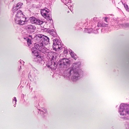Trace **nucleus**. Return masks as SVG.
I'll return each mask as SVG.
<instances>
[{"instance_id": "nucleus-24", "label": "nucleus", "mask_w": 129, "mask_h": 129, "mask_svg": "<svg viewBox=\"0 0 129 129\" xmlns=\"http://www.w3.org/2000/svg\"><path fill=\"white\" fill-rule=\"evenodd\" d=\"M101 24H102V27H105L107 26L108 25V24H106L104 23L103 22H101Z\"/></svg>"}, {"instance_id": "nucleus-1", "label": "nucleus", "mask_w": 129, "mask_h": 129, "mask_svg": "<svg viewBox=\"0 0 129 129\" xmlns=\"http://www.w3.org/2000/svg\"><path fill=\"white\" fill-rule=\"evenodd\" d=\"M49 42V39L48 37L43 35L41 43H39L38 44H35L34 46L32 48V52L34 54L35 56H36V58H35V59L36 61L40 62V61H39V60H41V57L38 54L37 50H39L43 53L45 52L47 49L46 48L44 47V44L47 45L48 44Z\"/></svg>"}, {"instance_id": "nucleus-16", "label": "nucleus", "mask_w": 129, "mask_h": 129, "mask_svg": "<svg viewBox=\"0 0 129 129\" xmlns=\"http://www.w3.org/2000/svg\"><path fill=\"white\" fill-rule=\"evenodd\" d=\"M29 20L31 23H32L35 24L36 20V18L33 17H30L29 18Z\"/></svg>"}, {"instance_id": "nucleus-26", "label": "nucleus", "mask_w": 129, "mask_h": 129, "mask_svg": "<svg viewBox=\"0 0 129 129\" xmlns=\"http://www.w3.org/2000/svg\"><path fill=\"white\" fill-rule=\"evenodd\" d=\"M97 26L98 27H102V24H101V22H98Z\"/></svg>"}, {"instance_id": "nucleus-38", "label": "nucleus", "mask_w": 129, "mask_h": 129, "mask_svg": "<svg viewBox=\"0 0 129 129\" xmlns=\"http://www.w3.org/2000/svg\"><path fill=\"white\" fill-rule=\"evenodd\" d=\"M21 66H20V69H21Z\"/></svg>"}, {"instance_id": "nucleus-2", "label": "nucleus", "mask_w": 129, "mask_h": 129, "mask_svg": "<svg viewBox=\"0 0 129 129\" xmlns=\"http://www.w3.org/2000/svg\"><path fill=\"white\" fill-rule=\"evenodd\" d=\"M53 58H54V56H53L51 59L50 67L52 69H55L58 65L61 67L66 68L67 66L69 65L70 63V61L68 59L63 58L59 60L57 63V62L53 61Z\"/></svg>"}, {"instance_id": "nucleus-30", "label": "nucleus", "mask_w": 129, "mask_h": 129, "mask_svg": "<svg viewBox=\"0 0 129 129\" xmlns=\"http://www.w3.org/2000/svg\"><path fill=\"white\" fill-rule=\"evenodd\" d=\"M68 52L67 51V49L66 50V49H64V54H67V53Z\"/></svg>"}, {"instance_id": "nucleus-34", "label": "nucleus", "mask_w": 129, "mask_h": 129, "mask_svg": "<svg viewBox=\"0 0 129 129\" xmlns=\"http://www.w3.org/2000/svg\"><path fill=\"white\" fill-rule=\"evenodd\" d=\"M28 77L29 78H30V77H31V76L30 73H29L28 74Z\"/></svg>"}, {"instance_id": "nucleus-15", "label": "nucleus", "mask_w": 129, "mask_h": 129, "mask_svg": "<svg viewBox=\"0 0 129 129\" xmlns=\"http://www.w3.org/2000/svg\"><path fill=\"white\" fill-rule=\"evenodd\" d=\"M43 21L40 20L36 18L35 24H37L40 25L42 24L43 23Z\"/></svg>"}, {"instance_id": "nucleus-17", "label": "nucleus", "mask_w": 129, "mask_h": 129, "mask_svg": "<svg viewBox=\"0 0 129 129\" xmlns=\"http://www.w3.org/2000/svg\"><path fill=\"white\" fill-rule=\"evenodd\" d=\"M70 54L71 55L72 57H73L75 60L76 59V57H75V56H76V55L71 50V52H70Z\"/></svg>"}, {"instance_id": "nucleus-3", "label": "nucleus", "mask_w": 129, "mask_h": 129, "mask_svg": "<svg viewBox=\"0 0 129 129\" xmlns=\"http://www.w3.org/2000/svg\"><path fill=\"white\" fill-rule=\"evenodd\" d=\"M119 112L121 115L125 116L122 117L123 119L129 120V106L124 104H121L120 106Z\"/></svg>"}, {"instance_id": "nucleus-7", "label": "nucleus", "mask_w": 129, "mask_h": 129, "mask_svg": "<svg viewBox=\"0 0 129 129\" xmlns=\"http://www.w3.org/2000/svg\"><path fill=\"white\" fill-rule=\"evenodd\" d=\"M74 68H69L64 72L63 75L65 78H69L73 72Z\"/></svg>"}, {"instance_id": "nucleus-28", "label": "nucleus", "mask_w": 129, "mask_h": 129, "mask_svg": "<svg viewBox=\"0 0 129 129\" xmlns=\"http://www.w3.org/2000/svg\"><path fill=\"white\" fill-rule=\"evenodd\" d=\"M13 103L14 102V101H15V104H16V102H17V100L16 99V98L15 97H14V99L13 100Z\"/></svg>"}, {"instance_id": "nucleus-36", "label": "nucleus", "mask_w": 129, "mask_h": 129, "mask_svg": "<svg viewBox=\"0 0 129 129\" xmlns=\"http://www.w3.org/2000/svg\"><path fill=\"white\" fill-rule=\"evenodd\" d=\"M96 19V18L94 17L93 18V19L94 20H95V19Z\"/></svg>"}, {"instance_id": "nucleus-4", "label": "nucleus", "mask_w": 129, "mask_h": 129, "mask_svg": "<svg viewBox=\"0 0 129 129\" xmlns=\"http://www.w3.org/2000/svg\"><path fill=\"white\" fill-rule=\"evenodd\" d=\"M23 15V14L21 10H19L17 11L16 16L15 18V21L16 24L20 25H23L25 24L26 19V18H24V20L20 18Z\"/></svg>"}, {"instance_id": "nucleus-13", "label": "nucleus", "mask_w": 129, "mask_h": 129, "mask_svg": "<svg viewBox=\"0 0 129 129\" xmlns=\"http://www.w3.org/2000/svg\"><path fill=\"white\" fill-rule=\"evenodd\" d=\"M53 42H54L55 44L58 45H62V44H61V42L59 41V40H58L57 39V38H56L53 40Z\"/></svg>"}, {"instance_id": "nucleus-25", "label": "nucleus", "mask_w": 129, "mask_h": 129, "mask_svg": "<svg viewBox=\"0 0 129 129\" xmlns=\"http://www.w3.org/2000/svg\"><path fill=\"white\" fill-rule=\"evenodd\" d=\"M63 1L66 4L71 2V0H63Z\"/></svg>"}, {"instance_id": "nucleus-5", "label": "nucleus", "mask_w": 129, "mask_h": 129, "mask_svg": "<svg viewBox=\"0 0 129 129\" xmlns=\"http://www.w3.org/2000/svg\"><path fill=\"white\" fill-rule=\"evenodd\" d=\"M43 9L41 10V13L42 15L48 20L52 21V23L50 24L51 26H53L52 24L53 21L52 19V15L50 13H49V10L47 9Z\"/></svg>"}, {"instance_id": "nucleus-10", "label": "nucleus", "mask_w": 129, "mask_h": 129, "mask_svg": "<svg viewBox=\"0 0 129 129\" xmlns=\"http://www.w3.org/2000/svg\"><path fill=\"white\" fill-rule=\"evenodd\" d=\"M43 35L40 34H38L36 35L34 38L35 40H36L37 42L41 43V41Z\"/></svg>"}, {"instance_id": "nucleus-6", "label": "nucleus", "mask_w": 129, "mask_h": 129, "mask_svg": "<svg viewBox=\"0 0 129 129\" xmlns=\"http://www.w3.org/2000/svg\"><path fill=\"white\" fill-rule=\"evenodd\" d=\"M74 68L73 72L71 75V79L73 82H75L78 80L80 77V74L79 72L77 70L76 68Z\"/></svg>"}, {"instance_id": "nucleus-23", "label": "nucleus", "mask_w": 129, "mask_h": 129, "mask_svg": "<svg viewBox=\"0 0 129 129\" xmlns=\"http://www.w3.org/2000/svg\"><path fill=\"white\" fill-rule=\"evenodd\" d=\"M31 40L29 38H27V43L28 44V46H29L31 44Z\"/></svg>"}, {"instance_id": "nucleus-32", "label": "nucleus", "mask_w": 129, "mask_h": 129, "mask_svg": "<svg viewBox=\"0 0 129 129\" xmlns=\"http://www.w3.org/2000/svg\"><path fill=\"white\" fill-rule=\"evenodd\" d=\"M19 61L20 62V63L21 64L22 63H24V61H23V60H20Z\"/></svg>"}, {"instance_id": "nucleus-20", "label": "nucleus", "mask_w": 129, "mask_h": 129, "mask_svg": "<svg viewBox=\"0 0 129 129\" xmlns=\"http://www.w3.org/2000/svg\"><path fill=\"white\" fill-rule=\"evenodd\" d=\"M18 9H19L17 8L16 6H14L12 9V12L13 13H14L17 11L18 10Z\"/></svg>"}, {"instance_id": "nucleus-8", "label": "nucleus", "mask_w": 129, "mask_h": 129, "mask_svg": "<svg viewBox=\"0 0 129 129\" xmlns=\"http://www.w3.org/2000/svg\"><path fill=\"white\" fill-rule=\"evenodd\" d=\"M63 44L62 45H57L55 44L54 42H53V50H55V51L59 50V49H61L62 48V46Z\"/></svg>"}, {"instance_id": "nucleus-31", "label": "nucleus", "mask_w": 129, "mask_h": 129, "mask_svg": "<svg viewBox=\"0 0 129 129\" xmlns=\"http://www.w3.org/2000/svg\"><path fill=\"white\" fill-rule=\"evenodd\" d=\"M28 35H28L26 34V38H25V37H24V39H27V38H28V37H28Z\"/></svg>"}, {"instance_id": "nucleus-9", "label": "nucleus", "mask_w": 129, "mask_h": 129, "mask_svg": "<svg viewBox=\"0 0 129 129\" xmlns=\"http://www.w3.org/2000/svg\"><path fill=\"white\" fill-rule=\"evenodd\" d=\"M47 31L53 37L57 38L58 36L56 32L54 29H48Z\"/></svg>"}, {"instance_id": "nucleus-33", "label": "nucleus", "mask_w": 129, "mask_h": 129, "mask_svg": "<svg viewBox=\"0 0 129 129\" xmlns=\"http://www.w3.org/2000/svg\"><path fill=\"white\" fill-rule=\"evenodd\" d=\"M28 37H30L31 38L30 39H33V38L32 37V36L30 35H28Z\"/></svg>"}, {"instance_id": "nucleus-37", "label": "nucleus", "mask_w": 129, "mask_h": 129, "mask_svg": "<svg viewBox=\"0 0 129 129\" xmlns=\"http://www.w3.org/2000/svg\"><path fill=\"white\" fill-rule=\"evenodd\" d=\"M14 107H15V104H14Z\"/></svg>"}, {"instance_id": "nucleus-21", "label": "nucleus", "mask_w": 129, "mask_h": 129, "mask_svg": "<svg viewBox=\"0 0 129 129\" xmlns=\"http://www.w3.org/2000/svg\"><path fill=\"white\" fill-rule=\"evenodd\" d=\"M123 28H129V23H127L123 24Z\"/></svg>"}, {"instance_id": "nucleus-14", "label": "nucleus", "mask_w": 129, "mask_h": 129, "mask_svg": "<svg viewBox=\"0 0 129 129\" xmlns=\"http://www.w3.org/2000/svg\"><path fill=\"white\" fill-rule=\"evenodd\" d=\"M85 33H91V32H94L93 31V29L92 28H89L88 29L87 28H85L84 30V31Z\"/></svg>"}, {"instance_id": "nucleus-19", "label": "nucleus", "mask_w": 129, "mask_h": 129, "mask_svg": "<svg viewBox=\"0 0 129 129\" xmlns=\"http://www.w3.org/2000/svg\"><path fill=\"white\" fill-rule=\"evenodd\" d=\"M18 9H19L17 8L16 6H14L12 9V12L13 13H14L17 11L18 10Z\"/></svg>"}, {"instance_id": "nucleus-12", "label": "nucleus", "mask_w": 129, "mask_h": 129, "mask_svg": "<svg viewBox=\"0 0 129 129\" xmlns=\"http://www.w3.org/2000/svg\"><path fill=\"white\" fill-rule=\"evenodd\" d=\"M38 110L40 111V112H39L38 113L43 115V116H44V114L47 112V110L44 108H42L41 109H39Z\"/></svg>"}, {"instance_id": "nucleus-29", "label": "nucleus", "mask_w": 129, "mask_h": 129, "mask_svg": "<svg viewBox=\"0 0 129 129\" xmlns=\"http://www.w3.org/2000/svg\"><path fill=\"white\" fill-rule=\"evenodd\" d=\"M108 18V17H104V21L106 22H108V21L107 20V19Z\"/></svg>"}, {"instance_id": "nucleus-22", "label": "nucleus", "mask_w": 129, "mask_h": 129, "mask_svg": "<svg viewBox=\"0 0 129 129\" xmlns=\"http://www.w3.org/2000/svg\"><path fill=\"white\" fill-rule=\"evenodd\" d=\"M124 5V8H125L126 10L128 11H129V8H128V6L126 4H124L122 3Z\"/></svg>"}, {"instance_id": "nucleus-11", "label": "nucleus", "mask_w": 129, "mask_h": 129, "mask_svg": "<svg viewBox=\"0 0 129 129\" xmlns=\"http://www.w3.org/2000/svg\"><path fill=\"white\" fill-rule=\"evenodd\" d=\"M25 29L28 31L34 30L36 28V27L32 25H29L25 26Z\"/></svg>"}, {"instance_id": "nucleus-18", "label": "nucleus", "mask_w": 129, "mask_h": 129, "mask_svg": "<svg viewBox=\"0 0 129 129\" xmlns=\"http://www.w3.org/2000/svg\"><path fill=\"white\" fill-rule=\"evenodd\" d=\"M22 3H21L20 2H19L15 6H16V7H17V8L19 9L20 8H21V7L22 6Z\"/></svg>"}, {"instance_id": "nucleus-27", "label": "nucleus", "mask_w": 129, "mask_h": 129, "mask_svg": "<svg viewBox=\"0 0 129 129\" xmlns=\"http://www.w3.org/2000/svg\"><path fill=\"white\" fill-rule=\"evenodd\" d=\"M125 126L126 129H129V124H125Z\"/></svg>"}, {"instance_id": "nucleus-35", "label": "nucleus", "mask_w": 129, "mask_h": 129, "mask_svg": "<svg viewBox=\"0 0 129 129\" xmlns=\"http://www.w3.org/2000/svg\"><path fill=\"white\" fill-rule=\"evenodd\" d=\"M47 67L48 68H50L51 67V65H48L47 66Z\"/></svg>"}]
</instances>
